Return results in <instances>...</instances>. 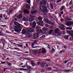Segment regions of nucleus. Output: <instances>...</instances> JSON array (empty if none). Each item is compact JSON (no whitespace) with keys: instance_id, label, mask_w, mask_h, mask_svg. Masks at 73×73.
<instances>
[{"instance_id":"obj_18","label":"nucleus","mask_w":73,"mask_h":73,"mask_svg":"<svg viewBox=\"0 0 73 73\" xmlns=\"http://www.w3.org/2000/svg\"><path fill=\"white\" fill-rule=\"evenodd\" d=\"M37 12V11L35 10V11H31V13L32 14H35V13H36Z\"/></svg>"},{"instance_id":"obj_3","label":"nucleus","mask_w":73,"mask_h":73,"mask_svg":"<svg viewBox=\"0 0 73 73\" xmlns=\"http://www.w3.org/2000/svg\"><path fill=\"white\" fill-rule=\"evenodd\" d=\"M26 30L28 32H34V29H33L29 28V27L26 28Z\"/></svg>"},{"instance_id":"obj_44","label":"nucleus","mask_w":73,"mask_h":73,"mask_svg":"<svg viewBox=\"0 0 73 73\" xmlns=\"http://www.w3.org/2000/svg\"><path fill=\"white\" fill-rule=\"evenodd\" d=\"M1 64H5V62H1Z\"/></svg>"},{"instance_id":"obj_27","label":"nucleus","mask_w":73,"mask_h":73,"mask_svg":"<svg viewBox=\"0 0 73 73\" xmlns=\"http://www.w3.org/2000/svg\"><path fill=\"white\" fill-rule=\"evenodd\" d=\"M41 28V27H36V29H40Z\"/></svg>"},{"instance_id":"obj_5","label":"nucleus","mask_w":73,"mask_h":73,"mask_svg":"<svg viewBox=\"0 0 73 73\" xmlns=\"http://www.w3.org/2000/svg\"><path fill=\"white\" fill-rule=\"evenodd\" d=\"M30 25H32L31 27L32 28H35L36 27V22L34 21L33 23L32 24H30Z\"/></svg>"},{"instance_id":"obj_11","label":"nucleus","mask_w":73,"mask_h":73,"mask_svg":"<svg viewBox=\"0 0 73 73\" xmlns=\"http://www.w3.org/2000/svg\"><path fill=\"white\" fill-rule=\"evenodd\" d=\"M59 31L60 30L58 29H56L54 30V33H58Z\"/></svg>"},{"instance_id":"obj_31","label":"nucleus","mask_w":73,"mask_h":73,"mask_svg":"<svg viewBox=\"0 0 73 73\" xmlns=\"http://www.w3.org/2000/svg\"><path fill=\"white\" fill-rule=\"evenodd\" d=\"M45 35H43L41 37H40V38H45Z\"/></svg>"},{"instance_id":"obj_25","label":"nucleus","mask_w":73,"mask_h":73,"mask_svg":"<svg viewBox=\"0 0 73 73\" xmlns=\"http://www.w3.org/2000/svg\"><path fill=\"white\" fill-rule=\"evenodd\" d=\"M27 69H32V68L31 67V66H28L27 67Z\"/></svg>"},{"instance_id":"obj_20","label":"nucleus","mask_w":73,"mask_h":73,"mask_svg":"<svg viewBox=\"0 0 73 73\" xmlns=\"http://www.w3.org/2000/svg\"><path fill=\"white\" fill-rule=\"evenodd\" d=\"M47 28H42V30L43 31H47Z\"/></svg>"},{"instance_id":"obj_13","label":"nucleus","mask_w":73,"mask_h":73,"mask_svg":"<svg viewBox=\"0 0 73 73\" xmlns=\"http://www.w3.org/2000/svg\"><path fill=\"white\" fill-rule=\"evenodd\" d=\"M36 31L37 33H42V30L41 29L37 30Z\"/></svg>"},{"instance_id":"obj_15","label":"nucleus","mask_w":73,"mask_h":73,"mask_svg":"<svg viewBox=\"0 0 73 73\" xmlns=\"http://www.w3.org/2000/svg\"><path fill=\"white\" fill-rule=\"evenodd\" d=\"M29 20L30 22H32L34 21V19H33V18H30L29 19Z\"/></svg>"},{"instance_id":"obj_60","label":"nucleus","mask_w":73,"mask_h":73,"mask_svg":"<svg viewBox=\"0 0 73 73\" xmlns=\"http://www.w3.org/2000/svg\"><path fill=\"white\" fill-rule=\"evenodd\" d=\"M28 44H26V46H27V47H28Z\"/></svg>"},{"instance_id":"obj_49","label":"nucleus","mask_w":73,"mask_h":73,"mask_svg":"<svg viewBox=\"0 0 73 73\" xmlns=\"http://www.w3.org/2000/svg\"><path fill=\"white\" fill-rule=\"evenodd\" d=\"M48 70H51L52 69V68L50 67H49L48 68Z\"/></svg>"},{"instance_id":"obj_52","label":"nucleus","mask_w":73,"mask_h":73,"mask_svg":"<svg viewBox=\"0 0 73 73\" xmlns=\"http://www.w3.org/2000/svg\"><path fill=\"white\" fill-rule=\"evenodd\" d=\"M35 65L34 64H32V66H34Z\"/></svg>"},{"instance_id":"obj_21","label":"nucleus","mask_w":73,"mask_h":73,"mask_svg":"<svg viewBox=\"0 0 73 73\" xmlns=\"http://www.w3.org/2000/svg\"><path fill=\"white\" fill-rule=\"evenodd\" d=\"M21 17H22L21 15L20 14L17 16V18L20 19V18H21Z\"/></svg>"},{"instance_id":"obj_19","label":"nucleus","mask_w":73,"mask_h":73,"mask_svg":"<svg viewBox=\"0 0 73 73\" xmlns=\"http://www.w3.org/2000/svg\"><path fill=\"white\" fill-rule=\"evenodd\" d=\"M26 7L27 8H28L29 9H30V6L28 4H26Z\"/></svg>"},{"instance_id":"obj_41","label":"nucleus","mask_w":73,"mask_h":73,"mask_svg":"<svg viewBox=\"0 0 73 73\" xmlns=\"http://www.w3.org/2000/svg\"><path fill=\"white\" fill-rule=\"evenodd\" d=\"M62 1V0H59L58 1H57V3H60V1Z\"/></svg>"},{"instance_id":"obj_29","label":"nucleus","mask_w":73,"mask_h":73,"mask_svg":"<svg viewBox=\"0 0 73 73\" xmlns=\"http://www.w3.org/2000/svg\"><path fill=\"white\" fill-rule=\"evenodd\" d=\"M69 37L68 36H64V38H65V39H68V38Z\"/></svg>"},{"instance_id":"obj_56","label":"nucleus","mask_w":73,"mask_h":73,"mask_svg":"<svg viewBox=\"0 0 73 73\" xmlns=\"http://www.w3.org/2000/svg\"><path fill=\"white\" fill-rule=\"evenodd\" d=\"M19 46H20V47H22V48H23V46L22 45H19Z\"/></svg>"},{"instance_id":"obj_39","label":"nucleus","mask_w":73,"mask_h":73,"mask_svg":"<svg viewBox=\"0 0 73 73\" xmlns=\"http://www.w3.org/2000/svg\"><path fill=\"white\" fill-rule=\"evenodd\" d=\"M31 17L32 18H35V16H31Z\"/></svg>"},{"instance_id":"obj_9","label":"nucleus","mask_w":73,"mask_h":73,"mask_svg":"<svg viewBox=\"0 0 73 73\" xmlns=\"http://www.w3.org/2000/svg\"><path fill=\"white\" fill-rule=\"evenodd\" d=\"M39 36V35L38 33H35L33 35V37L35 38H37V37H38Z\"/></svg>"},{"instance_id":"obj_64","label":"nucleus","mask_w":73,"mask_h":73,"mask_svg":"<svg viewBox=\"0 0 73 73\" xmlns=\"http://www.w3.org/2000/svg\"><path fill=\"white\" fill-rule=\"evenodd\" d=\"M50 5L51 7L52 6V4H50Z\"/></svg>"},{"instance_id":"obj_48","label":"nucleus","mask_w":73,"mask_h":73,"mask_svg":"<svg viewBox=\"0 0 73 73\" xmlns=\"http://www.w3.org/2000/svg\"><path fill=\"white\" fill-rule=\"evenodd\" d=\"M68 62V61H66V60H65V61H64V63L65 64H66V63H67Z\"/></svg>"},{"instance_id":"obj_33","label":"nucleus","mask_w":73,"mask_h":73,"mask_svg":"<svg viewBox=\"0 0 73 73\" xmlns=\"http://www.w3.org/2000/svg\"><path fill=\"white\" fill-rule=\"evenodd\" d=\"M67 29L69 30V29H72V28L70 27H67L66 28Z\"/></svg>"},{"instance_id":"obj_37","label":"nucleus","mask_w":73,"mask_h":73,"mask_svg":"<svg viewBox=\"0 0 73 73\" xmlns=\"http://www.w3.org/2000/svg\"><path fill=\"white\" fill-rule=\"evenodd\" d=\"M42 64H43V65H45L46 64L45 62H42Z\"/></svg>"},{"instance_id":"obj_28","label":"nucleus","mask_w":73,"mask_h":73,"mask_svg":"<svg viewBox=\"0 0 73 73\" xmlns=\"http://www.w3.org/2000/svg\"><path fill=\"white\" fill-rule=\"evenodd\" d=\"M64 6H62V8L60 9V11H63V9H64Z\"/></svg>"},{"instance_id":"obj_14","label":"nucleus","mask_w":73,"mask_h":73,"mask_svg":"<svg viewBox=\"0 0 73 73\" xmlns=\"http://www.w3.org/2000/svg\"><path fill=\"white\" fill-rule=\"evenodd\" d=\"M42 53H44V54H45V53H46V50H45V49L43 48L42 49Z\"/></svg>"},{"instance_id":"obj_58","label":"nucleus","mask_w":73,"mask_h":73,"mask_svg":"<svg viewBox=\"0 0 73 73\" xmlns=\"http://www.w3.org/2000/svg\"><path fill=\"white\" fill-rule=\"evenodd\" d=\"M40 63H40V62H38V64H40Z\"/></svg>"},{"instance_id":"obj_59","label":"nucleus","mask_w":73,"mask_h":73,"mask_svg":"<svg viewBox=\"0 0 73 73\" xmlns=\"http://www.w3.org/2000/svg\"><path fill=\"white\" fill-rule=\"evenodd\" d=\"M17 19L15 18V21H17Z\"/></svg>"},{"instance_id":"obj_43","label":"nucleus","mask_w":73,"mask_h":73,"mask_svg":"<svg viewBox=\"0 0 73 73\" xmlns=\"http://www.w3.org/2000/svg\"><path fill=\"white\" fill-rule=\"evenodd\" d=\"M1 16H0V17L1 18H2L3 17V15L2 14H1Z\"/></svg>"},{"instance_id":"obj_2","label":"nucleus","mask_w":73,"mask_h":73,"mask_svg":"<svg viewBox=\"0 0 73 73\" xmlns=\"http://www.w3.org/2000/svg\"><path fill=\"white\" fill-rule=\"evenodd\" d=\"M44 20L46 22V23H48V24H50V25H53V26H54V25H55V24L49 21L47 19H44Z\"/></svg>"},{"instance_id":"obj_61","label":"nucleus","mask_w":73,"mask_h":73,"mask_svg":"<svg viewBox=\"0 0 73 73\" xmlns=\"http://www.w3.org/2000/svg\"><path fill=\"white\" fill-rule=\"evenodd\" d=\"M50 8L51 9H53V7L52 6H51Z\"/></svg>"},{"instance_id":"obj_46","label":"nucleus","mask_w":73,"mask_h":73,"mask_svg":"<svg viewBox=\"0 0 73 73\" xmlns=\"http://www.w3.org/2000/svg\"><path fill=\"white\" fill-rule=\"evenodd\" d=\"M52 52H54L55 50L54 49H52Z\"/></svg>"},{"instance_id":"obj_35","label":"nucleus","mask_w":73,"mask_h":73,"mask_svg":"<svg viewBox=\"0 0 73 73\" xmlns=\"http://www.w3.org/2000/svg\"><path fill=\"white\" fill-rule=\"evenodd\" d=\"M41 67H42L43 68H44V65L43 64H41Z\"/></svg>"},{"instance_id":"obj_45","label":"nucleus","mask_w":73,"mask_h":73,"mask_svg":"<svg viewBox=\"0 0 73 73\" xmlns=\"http://www.w3.org/2000/svg\"><path fill=\"white\" fill-rule=\"evenodd\" d=\"M63 13H64V12H63V11H62L60 13V14L61 15H63Z\"/></svg>"},{"instance_id":"obj_17","label":"nucleus","mask_w":73,"mask_h":73,"mask_svg":"<svg viewBox=\"0 0 73 73\" xmlns=\"http://www.w3.org/2000/svg\"><path fill=\"white\" fill-rule=\"evenodd\" d=\"M18 69H19V70H28V69L24 68H19Z\"/></svg>"},{"instance_id":"obj_7","label":"nucleus","mask_w":73,"mask_h":73,"mask_svg":"<svg viewBox=\"0 0 73 73\" xmlns=\"http://www.w3.org/2000/svg\"><path fill=\"white\" fill-rule=\"evenodd\" d=\"M27 33V31H26V29H23L22 31V35H25Z\"/></svg>"},{"instance_id":"obj_63","label":"nucleus","mask_w":73,"mask_h":73,"mask_svg":"<svg viewBox=\"0 0 73 73\" xmlns=\"http://www.w3.org/2000/svg\"><path fill=\"white\" fill-rule=\"evenodd\" d=\"M46 60H47V61H50V60L49 59H46Z\"/></svg>"},{"instance_id":"obj_34","label":"nucleus","mask_w":73,"mask_h":73,"mask_svg":"<svg viewBox=\"0 0 73 73\" xmlns=\"http://www.w3.org/2000/svg\"><path fill=\"white\" fill-rule=\"evenodd\" d=\"M62 34V33L60 32L58 34V36H61V35Z\"/></svg>"},{"instance_id":"obj_50","label":"nucleus","mask_w":73,"mask_h":73,"mask_svg":"<svg viewBox=\"0 0 73 73\" xmlns=\"http://www.w3.org/2000/svg\"><path fill=\"white\" fill-rule=\"evenodd\" d=\"M40 5H42V2H40L39 4Z\"/></svg>"},{"instance_id":"obj_42","label":"nucleus","mask_w":73,"mask_h":73,"mask_svg":"<svg viewBox=\"0 0 73 73\" xmlns=\"http://www.w3.org/2000/svg\"><path fill=\"white\" fill-rule=\"evenodd\" d=\"M34 43H32L31 44V46L32 47H33V46H34Z\"/></svg>"},{"instance_id":"obj_36","label":"nucleus","mask_w":73,"mask_h":73,"mask_svg":"<svg viewBox=\"0 0 73 73\" xmlns=\"http://www.w3.org/2000/svg\"><path fill=\"white\" fill-rule=\"evenodd\" d=\"M13 11V10H10L9 11V12L10 13H12Z\"/></svg>"},{"instance_id":"obj_40","label":"nucleus","mask_w":73,"mask_h":73,"mask_svg":"<svg viewBox=\"0 0 73 73\" xmlns=\"http://www.w3.org/2000/svg\"><path fill=\"white\" fill-rule=\"evenodd\" d=\"M61 29L62 30H65V28H61Z\"/></svg>"},{"instance_id":"obj_23","label":"nucleus","mask_w":73,"mask_h":73,"mask_svg":"<svg viewBox=\"0 0 73 73\" xmlns=\"http://www.w3.org/2000/svg\"><path fill=\"white\" fill-rule=\"evenodd\" d=\"M23 20L24 21H27V20H26V18L25 17H24L23 18Z\"/></svg>"},{"instance_id":"obj_38","label":"nucleus","mask_w":73,"mask_h":73,"mask_svg":"<svg viewBox=\"0 0 73 73\" xmlns=\"http://www.w3.org/2000/svg\"><path fill=\"white\" fill-rule=\"evenodd\" d=\"M60 21H64V20L63 19H60Z\"/></svg>"},{"instance_id":"obj_12","label":"nucleus","mask_w":73,"mask_h":73,"mask_svg":"<svg viewBox=\"0 0 73 73\" xmlns=\"http://www.w3.org/2000/svg\"><path fill=\"white\" fill-rule=\"evenodd\" d=\"M46 27H49L48 28H49V29H54V27H52V26H49L48 25H45Z\"/></svg>"},{"instance_id":"obj_10","label":"nucleus","mask_w":73,"mask_h":73,"mask_svg":"<svg viewBox=\"0 0 73 73\" xmlns=\"http://www.w3.org/2000/svg\"><path fill=\"white\" fill-rule=\"evenodd\" d=\"M36 19L37 20H39V21H42V18L40 16H39L38 17V18H36Z\"/></svg>"},{"instance_id":"obj_53","label":"nucleus","mask_w":73,"mask_h":73,"mask_svg":"<svg viewBox=\"0 0 73 73\" xmlns=\"http://www.w3.org/2000/svg\"><path fill=\"white\" fill-rule=\"evenodd\" d=\"M29 53V52H28V51H27V52H25V53Z\"/></svg>"},{"instance_id":"obj_6","label":"nucleus","mask_w":73,"mask_h":73,"mask_svg":"<svg viewBox=\"0 0 73 73\" xmlns=\"http://www.w3.org/2000/svg\"><path fill=\"white\" fill-rule=\"evenodd\" d=\"M37 24L41 27H42V26H43V25H44V24H43V22L42 21L38 22L37 23Z\"/></svg>"},{"instance_id":"obj_62","label":"nucleus","mask_w":73,"mask_h":73,"mask_svg":"<svg viewBox=\"0 0 73 73\" xmlns=\"http://www.w3.org/2000/svg\"><path fill=\"white\" fill-rule=\"evenodd\" d=\"M3 70L4 72H5V68H4Z\"/></svg>"},{"instance_id":"obj_4","label":"nucleus","mask_w":73,"mask_h":73,"mask_svg":"<svg viewBox=\"0 0 73 73\" xmlns=\"http://www.w3.org/2000/svg\"><path fill=\"white\" fill-rule=\"evenodd\" d=\"M21 29H22V27H17V28L16 29L15 31L17 32H19L21 31Z\"/></svg>"},{"instance_id":"obj_22","label":"nucleus","mask_w":73,"mask_h":73,"mask_svg":"<svg viewBox=\"0 0 73 73\" xmlns=\"http://www.w3.org/2000/svg\"><path fill=\"white\" fill-rule=\"evenodd\" d=\"M27 2L31 5V0H27Z\"/></svg>"},{"instance_id":"obj_24","label":"nucleus","mask_w":73,"mask_h":73,"mask_svg":"<svg viewBox=\"0 0 73 73\" xmlns=\"http://www.w3.org/2000/svg\"><path fill=\"white\" fill-rule=\"evenodd\" d=\"M53 32V30H50L49 31V33H52V32Z\"/></svg>"},{"instance_id":"obj_1","label":"nucleus","mask_w":73,"mask_h":73,"mask_svg":"<svg viewBox=\"0 0 73 73\" xmlns=\"http://www.w3.org/2000/svg\"><path fill=\"white\" fill-rule=\"evenodd\" d=\"M40 9L42 12H47L48 10H47V8L46 6H40Z\"/></svg>"},{"instance_id":"obj_57","label":"nucleus","mask_w":73,"mask_h":73,"mask_svg":"<svg viewBox=\"0 0 73 73\" xmlns=\"http://www.w3.org/2000/svg\"><path fill=\"white\" fill-rule=\"evenodd\" d=\"M65 31H64L63 32V33L64 34H65Z\"/></svg>"},{"instance_id":"obj_26","label":"nucleus","mask_w":73,"mask_h":73,"mask_svg":"<svg viewBox=\"0 0 73 73\" xmlns=\"http://www.w3.org/2000/svg\"><path fill=\"white\" fill-rule=\"evenodd\" d=\"M34 44H35V45H37V42H36V41H34Z\"/></svg>"},{"instance_id":"obj_55","label":"nucleus","mask_w":73,"mask_h":73,"mask_svg":"<svg viewBox=\"0 0 73 73\" xmlns=\"http://www.w3.org/2000/svg\"><path fill=\"white\" fill-rule=\"evenodd\" d=\"M2 35H1V32L0 31V36H1Z\"/></svg>"},{"instance_id":"obj_32","label":"nucleus","mask_w":73,"mask_h":73,"mask_svg":"<svg viewBox=\"0 0 73 73\" xmlns=\"http://www.w3.org/2000/svg\"><path fill=\"white\" fill-rule=\"evenodd\" d=\"M61 27H63L64 28H65V26L63 25H60Z\"/></svg>"},{"instance_id":"obj_30","label":"nucleus","mask_w":73,"mask_h":73,"mask_svg":"<svg viewBox=\"0 0 73 73\" xmlns=\"http://www.w3.org/2000/svg\"><path fill=\"white\" fill-rule=\"evenodd\" d=\"M7 62V65H9L10 66H11V64L10 63H8V62Z\"/></svg>"},{"instance_id":"obj_54","label":"nucleus","mask_w":73,"mask_h":73,"mask_svg":"<svg viewBox=\"0 0 73 73\" xmlns=\"http://www.w3.org/2000/svg\"><path fill=\"white\" fill-rule=\"evenodd\" d=\"M21 67L22 68H25V66H21Z\"/></svg>"},{"instance_id":"obj_16","label":"nucleus","mask_w":73,"mask_h":73,"mask_svg":"<svg viewBox=\"0 0 73 73\" xmlns=\"http://www.w3.org/2000/svg\"><path fill=\"white\" fill-rule=\"evenodd\" d=\"M24 12L25 13H27V14H28V13H29V11H28L27 10H25L24 11Z\"/></svg>"},{"instance_id":"obj_51","label":"nucleus","mask_w":73,"mask_h":73,"mask_svg":"<svg viewBox=\"0 0 73 73\" xmlns=\"http://www.w3.org/2000/svg\"><path fill=\"white\" fill-rule=\"evenodd\" d=\"M70 36H71L72 37H73V34H71Z\"/></svg>"},{"instance_id":"obj_8","label":"nucleus","mask_w":73,"mask_h":73,"mask_svg":"<svg viewBox=\"0 0 73 73\" xmlns=\"http://www.w3.org/2000/svg\"><path fill=\"white\" fill-rule=\"evenodd\" d=\"M14 24L15 25H16L17 26H21L22 27H23V25L20 24L17 22H15L14 23Z\"/></svg>"},{"instance_id":"obj_47","label":"nucleus","mask_w":73,"mask_h":73,"mask_svg":"<svg viewBox=\"0 0 73 73\" xmlns=\"http://www.w3.org/2000/svg\"><path fill=\"white\" fill-rule=\"evenodd\" d=\"M38 46H36L35 47H33V48H38Z\"/></svg>"}]
</instances>
